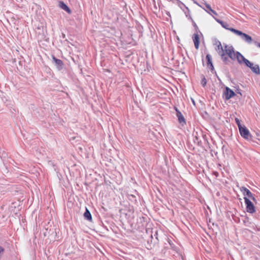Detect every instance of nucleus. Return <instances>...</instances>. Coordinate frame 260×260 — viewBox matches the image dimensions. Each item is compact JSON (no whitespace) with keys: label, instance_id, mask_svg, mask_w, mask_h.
Instances as JSON below:
<instances>
[{"label":"nucleus","instance_id":"20","mask_svg":"<svg viewBox=\"0 0 260 260\" xmlns=\"http://www.w3.org/2000/svg\"><path fill=\"white\" fill-rule=\"evenodd\" d=\"M244 63L249 68H251L253 66V63H252L250 61H249L248 59H246V60L244 61Z\"/></svg>","mask_w":260,"mask_h":260},{"label":"nucleus","instance_id":"29","mask_svg":"<svg viewBox=\"0 0 260 260\" xmlns=\"http://www.w3.org/2000/svg\"><path fill=\"white\" fill-rule=\"evenodd\" d=\"M192 101L193 105H195V102L194 101V100H192Z\"/></svg>","mask_w":260,"mask_h":260},{"label":"nucleus","instance_id":"3","mask_svg":"<svg viewBox=\"0 0 260 260\" xmlns=\"http://www.w3.org/2000/svg\"><path fill=\"white\" fill-rule=\"evenodd\" d=\"M239 130L241 136L243 138L248 140L252 139V136L250 134L249 130L245 125H243V126L239 129Z\"/></svg>","mask_w":260,"mask_h":260},{"label":"nucleus","instance_id":"5","mask_svg":"<svg viewBox=\"0 0 260 260\" xmlns=\"http://www.w3.org/2000/svg\"><path fill=\"white\" fill-rule=\"evenodd\" d=\"M235 95L236 94L233 90L228 87L225 88V90L223 91V97L225 100H229Z\"/></svg>","mask_w":260,"mask_h":260},{"label":"nucleus","instance_id":"27","mask_svg":"<svg viewBox=\"0 0 260 260\" xmlns=\"http://www.w3.org/2000/svg\"><path fill=\"white\" fill-rule=\"evenodd\" d=\"M218 43L221 44V43H220V41H216L215 42V43L214 44V45H215L216 46V47H217V46H218V45H219V44H218Z\"/></svg>","mask_w":260,"mask_h":260},{"label":"nucleus","instance_id":"14","mask_svg":"<svg viewBox=\"0 0 260 260\" xmlns=\"http://www.w3.org/2000/svg\"><path fill=\"white\" fill-rule=\"evenodd\" d=\"M215 20L219 23L221 25L226 29L229 30L231 31V29L233 28L232 27H229V24L227 22H224L220 19L214 18Z\"/></svg>","mask_w":260,"mask_h":260},{"label":"nucleus","instance_id":"11","mask_svg":"<svg viewBox=\"0 0 260 260\" xmlns=\"http://www.w3.org/2000/svg\"><path fill=\"white\" fill-rule=\"evenodd\" d=\"M236 58L240 64L244 63L246 58L239 52H236Z\"/></svg>","mask_w":260,"mask_h":260},{"label":"nucleus","instance_id":"6","mask_svg":"<svg viewBox=\"0 0 260 260\" xmlns=\"http://www.w3.org/2000/svg\"><path fill=\"white\" fill-rule=\"evenodd\" d=\"M229 48L226 49L224 52L225 55H227L232 60H235L236 59V52H235L234 48L232 46H230Z\"/></svg>","mask_w":260,"mask_h":260},{"label":"nucleus","instance_id":"16","mask_svg":"<svg viewBox=\"0 0 260 260\" xmlns=\"http://www.w3.org/2000/svg\"><path fill=\"white\" fill-rule=\"evenodd\" d=\"M221 58L225 64H229L231 62V60L229 59V57L225 55V53H222L220 55Z\"/></svg>","mask_w":260,"mask_h":260},{"label":"nucleus","instance_id":"2","mask_svg":"<svg viewBox=\"0 0 260 260\" xmlns=\"http://www.w3.org/2000/svg\"><path fill=\"white\" fill-rule=\"evenodd\" d=\"M150 232L151 233V239L150 240H148V244L149 245V247L148 248L151 249L155 245L157 244L158 242V239L157 237V232L155 231L154 234V236L155 237V239L153 238L152 235V230H149Z\"/></svg>","mask_w":260,"mask_h":260},{"label":"nucleus","instance_id":"21","mask_svg":"<svg viewBox=\"0 0 260 260\" xmlns=\"http://www.w3.org/2000/svg\"><path fill=\"white\" fill-rule=\"evenodd\" d=\"M235 121H236V124H237V125L238 126L239 129H240L241 127H242L243 126V125H242L241 124L240 120L238 118H235Z\"/></svg>","mask_w":260,"mask_h":260},{"label":"nucleus","instance_id":"18","mask_svg":"<svg viewBox=\"0 0 260 260\" xmlns=\"http://www.w3.org/2000/svg\"><path fill=\"white\" fill-rule=\"evenodd\" d=\"M250 69L251 71L257 75H259L260 74V69L259 66L258 64H255L254 66H252Z\"/></svg>","mask_w":260,"mask_h":260},{"label":"nucleus","instance_id":"19","mask_svg":"<svg viewBox=\"0 0 260 260\" xmlns=\"http://www.w3.org/2000/svg\"><path fill=\"white\" fill-rule=\"evenodd\" d=\"M218 44H219V45H218V46L216 47V48H215V50L218 52L219 55H220V54L224 53V52L223 48L221 44H219V43H218Z\"/></svg>","mask_w":260,"mask_h":260},{"label":"nucleus","instance_id":"13","mask_svg":"<svg viewBox=\"0 0 260 260\" xmlns=\"http://www.w3.org/2000/svg\"><path fill=\"white\" fill-rule=\"evenodd\" d=\"M192 39L194 42L195 48L197 49H198L200 44V38L199 35L197 34H193L192 36Z\"/></svg>","mask_w":260,"mask_h":260},{"label":"nucleus","instance_id":"15","mask_svg":"<svg viewBox=\"0 0 260 260\" xmlns=\"http://www.w3.org/2000/svg\"><path fill=\"white\" fill-rule=\"evenodd\" d=\"M60 8L66 11L69 14L71 13V10L69 7L63 2H60L59 4Z\"/></svg>","mask_w":260,"mask_h":260},{"label":"nucleus","instance_id":"12","mask_svg":"<svg viewBox=\"0 0 260 260\" xmlns=\"http://www.w3.org/2000/svg\"><path fill=\"white\" fill-rule=\"evenodd\" d=\"M205 7L203 9L209 14L212 15L213 14L215 15H217V13L213 10L212 9L210 5L208 4L205 3L204 4Z\"/></svg>","mask_w":260,"mask_h":260},{"label":"nucleus","instance_id":"26","mask_svg":"<svg viewBox=\"0 0 260 260\" xmlns=\"http://www.w3.org/2000/svg\"><path fill=\"white\" fill-rule=\"evenodd\" d=\"M254 43L255 44V45L260 48V43H258L256 41H254Z\"/></svg>","mask_w":260,"mask_h":260},{"label":"nucleus","instance_id":"24","mask_svg":"<svg viewBox=\"0 0 260 260\" xmlns=\"http://www.w3.org/2000/svg\"><path fill=\"white\" fill-rule=\"evenodd\" d=\"M193 141L194 143H197L198 145H199L200 142L199 141L198 138L197 136L194 137Z\"/></svg>","mask_w":260,"mask_h":260},{"label":"nucleus","instance_id":"22","mask_svg":"<svg viewBox=\"0 0 260 260\" xmlns=\"http://www.w3.org/2000/svg\"><path fill=\"white\" fill-rule=\"evenodd\" d=\"M201 84L203 87H205L207 84V80L205 76H203L202 79Z\"/></svg>","mask_w":260,"mask_h":260},{"label":"nucleus","instance_id":"1","mask_svg":"<svg viewBox=\"0 0 260 260\" xmlns=\"http://www.w3.org/2000/svg\"><path fill=\"white\" fill-rule=\"evenodd\" d=\"M231 31L233 33L235 34L236 35L240 36L241 39H242L243 41H244L248 44H251L253 41L251 37H250V36L242 32L241 31L236 29L235 28L231 29Z\"/></svg>","mask_w":260,"mask_h":260},{"label":"nucleus","instance_id":"4","mask_svg":"<svg viewBox=\"0 0 260 260\" xmlns=\"http://www.w3.org/2000/svg\"><path fill=\"white\" fill-rule=\"evenodd\" d=\"M247 212L249 213H253L255 212V207L253 204L246 197L244 198Z\"/></svg>","mask_w":260,"mask_h":260},{"label":"nucleus","instance_id":"17","mask_svg":"<svg viewBox=\"0 0 260 260\" xmlns=\"http://www.w3.org/2000/svg\"><path fill=\"white\" fill-rule=\"evenodd\" d=\"M83 216L84 218L87 220L91 221L92 216L90 211L88 210L87 208H86L85 212L83 214Z\"/></svg>","mask_w":260,"mask_h":260},{"label":"nucleus","instance_id":"28","mask_svg":"<svg viewBox=\"0 0 260 260\" xmlns=\"http://www.w3.org/2000/svg\"><path fill=\"white\" fill-rule=\"evenodd\" d=\"M193 26L196 28H198V26L196 24V23L193 21Z\"/></svg>","mask_w":260,"mask_h":260},{"label":"nucleus","instance_id":"7","mask_svg":"<svg viewBox=\"0 0 260 260\" xmlns=\"http://www.w3.org/2000/svg\"><path fill=\"white\" fill-rule=\"evenodd\" d=\"M176 112V116L178 117L179 122L183 125L186 124V120L181 112L176 108H174Z\"/></svg>","mask_w":260,"mask_h":260},{"label":"nucleus","instance_id":"8","mask_svg":"<svg viewBox=\"0 0 260 260\" xmlns=\"http://www.w3.org/2000/svg\"><path fill=\"white\" fill-rule=\"evenodd\" d=\"M240 190L243 192V194L245 196L248 197V198L252 200L253 201H255V199L254 197L253 194L247 188L242 186L240 188Z\"/></svg>","mask_w":260,"mask_h":260},{"label":"nucleus","instance_id":"23","mask_svg":"<svg viewBox=\"0 0 260 260\" xmlns=\"http://www.w3.org/2000/svg\"><path fill=\"white\" fill-rule=\"evenodd\" d=\"M128 199L129 200L133 201H134L135 202H137V200L136 199V197L133 194L128 195Z\"/></svg>","mask_w":260,"mask_h":260},{"label":"nucleus","instance_id":"30","mask_svg":"<svg viewBox=\"0 0 260 260\" xmlns=\"http://www.w3.org/2000/svg\"><path fill=\"white\" fill-rule=\"evenodd\" d=\"M1 188H3L2 186H0V188H1Z\"/></svg>","mask_w":260,"mask_h":260},{"label":"nucleus","instance_id":"10","mask_svg":"<svg viewBox=\"0 0 260 260\" xmlns=\"http://www.w3.org/2000/svg\"><path fill=\"white\" fill-rule=\"evenodd\" d=\"M206 59L207 61V64L208 68L211 70V72H213L214 70V68L212 61L211 55L209 54H208L206 56Z\"/></svg>","mask_w":260,"mask_h":260},{"label":"nucleus","instance_id":"9","mask_svg":"<svg viewBox=\"0 0 260 260\" xmlns=\"http://www.w3.org/2000/svg\"><path fill=\"white\" fill-rule=\"evenodd\" d=\"M52 59L57 69L59 71L61 70L63 67V61L60 59L56 58L54 56H53Z\"/></svg>","mask_w":260,"mask_h":260},{"label":"nucleus","instance_id":"25","mask_svg":"<svg viewBox=\"0 0 260 260\" xmlns=\"http://www.w3.org/2000/svg\"><path fill=\"white\" fill-rule=\"evenodd\" d=\"M223 47H224V52L225 51L226 49H230L229 48L230 47V46H229L226 44H224V46H223Z\"/></svg>","mask_w":260,"mask_h":260}]
</instances>
